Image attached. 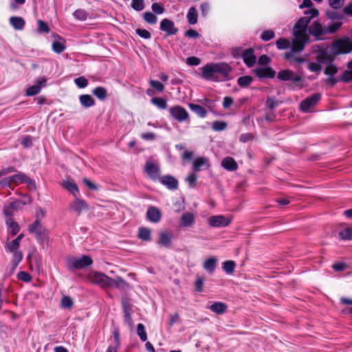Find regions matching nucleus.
<instances>
[{
	"label": "nucleus",
	"mask_w": 352,
	"mask_h": 352,
	"mask_svg": "<svg viewBox=\"0 0 352 352\" xmlns=\"http://www.w3.org/2000/svg\"><path fill=\"white\" fill-rule=\"evenodd\" d=\"M235 266L236 264L233 261H226L223 263V270L228 274L234 272Z\"/></svg>",
	"instance_id": "e433bc0d"
},
{
	"label": "nucleus",
	"mask_w": 352,
	"mask_h": 352,
	"mask_svg": "<svg viewBox=\"0 0 352 352\" xmlns=\"http://www.w3.org/2000/svg\"><path fill=\"white\" fill-rule=\"evenodd\" d=\"M145 172L147 173L149 178L153 181L159 180L160 179V167L158 165L153 164V162H146Z\"/></svg>",
	"instance_id": "9b49d317"
},
{
	"label": "nucleus",
	"mask_w": 352,
	"mask_h": 352,
	"mask_svg": "<svg viewBox=\"0 0 352 352\" xmlns=\"http://www.w3.org/2000/svg\"><path fill=\"white\" fill-rule=\"evenodd\" d=\"M333 54H347L352 52V41L345 38L334 42L331 46Z\"/></svg>",
	"instance_id": "423d86ee"
},
{
	"label": "nucleus",
	"mask_w": 352,
	"mask_h": 352,
	"mask_svg": "<svg viewBox=\"0 0 352 352\" xmlns=\"http://www.w3.org/2000/svg\"><path fill=\"white\" fill-rule=\"evenodd\" d=\"M63 186L71 192L74 197H77V194L79 192V189L77 184L74 181H64Z\"/></svg>",
	"instance_id": "bb28decb"
},
{
	"label": "nucleus",
	"mask_w": 352,
	"mask_h": 352,
	"mask_svg": "<svg viewBox=\"0 0 352 352\" xmlns=\"http://www.w3.org/2000/svg\"><path fill=\"white\" fill-rule=\"evenodd\" d=\"M221 166L227 170L234 171L238 168V164L231 157H226L221 161Z\"/></svg>",
	"instance_id": "412c9836"
},
{
	"label": "nucleus",
	"mask_w": 352,
	"mask_h": 352,
	"mask_svg": "<svg viewBox=\"0 0 352 352\" xmlns=\"http://www.w3.org/2000/svg\"><path fill=\"white\" fill-rule=\"evenodd\" d=\"M10 23L15 30H22L25 25V21L19 16H12Z\"/></svg>",
	"instance_id": "7c9ffc66"
},
{
	"label": "nucleus",
	"mask_w": 352,
	"mask_h": 352,
	"mask_svg": "<svg viewBox=\"0 0 352 352\" xmlns=\"http://www.w3.org/2000/svg\"><path fill=\"white\" fill-rule=\"evenodd\" d=\"M158 243L165 248H168L171 245V235L166 231H162L160 233Z\"/></svg>",
	"instance_id": "a878e982"
},
{
	"label": "nucleus",
	"mask_w": 352,
	"mask_h": 352,
	"mask_svg": "<svg viewBox=\"0 0 352 352\" xmlns=\"http://www.w3.org/2000/svg\"><path fill=\"white\" fill-rule=\"evenodd\" d=\"M23 177V179L22 184H27L28 188L30 190H36V182L34 179H31L25 174H24V175Z\"/></svg>",
	"instance_id": "ea45409f"
},
{
	"label": "nucleus",
	"mask_w": 352,
	"mask_h": 352,
	"mask_svg": "<svg viewBox=\"0 0 352 352\" xmlns=\"http://www.w3.org/2000/svg\"><path fill=\"white\" fill-rule=\"evenodd\" d=\"M212 129L216 131H223L226 129L227 123L223 121H214L212 123Z\"/></svg>",
	"instance_id": "09e8293b"
},
{
	"label": "nucleus",
	"mask_w": 352,
	"mask_h": 352,
	"mask_svg": "<svg viewBox=\"0 0 352 352\" xmlns=\"http://www.w3.org/2000/svg\"><path fill=\"white\" fill-rule=\"evenodd\" d=\"M138 237L144 241H149L151 239V229L145 227H140L138 230Z\"/></svg>",
	"instance_id": "cd10ccee"
},
{
	"label": "nucleus",
	"mask_w": 352,
	"mask_h": 352,
	"mask_svg": "<svg viewBox=\"0 0 352 352\" xmlns=\"http://www.w3.org/2000/svg\"><path fill=\"white\" fill-rule=\"evenodd\" d=\"M94 94L100 100L106 98L107 93V89H94Z\"/></svg>",
	"instance_id": "e2e57ef3"
},
{
	"label": "nucleus",
	"mask_w": 352,
	"mask_h": 352,
	"mask_svg": "<svg viewBox=\"0 0 352 352\" xmlns=\"http://www.w3.org/2000/svg\"><path fill=\"white\" fill-rule=\"evenodd\" d=\"M210 167L208 160L206 157H199L193 162V170L195 172L200 171L201 168L208 169Z\"/></svg>",
	"instance_id": "6ab92c4d"
},
{
	"label": "nucleus",
	"mask_w": 352,
	"mask_h": 352,
	"mask_svg": "<svg viewBox=\"0 0 352 352\" xmlns=\"http://www.w3.org/2000/svg\"><path fill=\"white\" fill-rule=\"evenodd\" d=\"M38 30L39 32L48 33L50 32V28L46 23L39 20L38 21Z\"/></svg>",
	"instance_id": "bf43d9fd"
},
{
	"label": "nucleus",
	"mask_w": 352,
	"mask_h": 352,
	"mask_svg": "<svg viewBox=\"0 0 352 352\" xmlns=\"http://www.w3.org/2000/svg\"><path fill=\"white\" fill-rule=\"evenodd\" d=\"M74 302L69 296H64L61 300V306L65 309L71 308L73 306Z\"/></svg>",
	"instance_id": "de8ad7c7"
},
{
	"label": "nucleus",
	"mask_w": 352,
	"mask_h": 352,
	"mask_svg": "<svg viewBox=\"0 0 352 352\" xmlns=\"http://www.w3.org/2000/svg\"><path fill=\"white\" fill-rule=\"evenodd\" d=\"M195 221V217L192 212L184 213L180 217V225L183 227H190Z\"/></svg>",
	"instance_id": "aec40b11"
},
{
	"label": "nucleus",
	"mask_w": 352,
	"mask_h": 352,
	"mask_svg": "<svg viewBox=\"0 0 352 352\" xmlns=\"http://www.w3.org/2000/svg\"><path fill=\"white\" fill-rule=\"evenodd\" d=\"M338 72V67L332 63L327 64L325 67L324 74L328 76L327 82L329 86H333L338 82V79L334 77V75L336 74Z\"/></svg>",
	"instance_id": "9d476101"
},
{
	"label": "nucleus",
	"mask_w": 352,
	"mask_h": 352,
	"mask_svg": "<svg viewBox=\"0 0 352 352\" xmlns=\"http://www.w3.org/2000/svg\"><path fill=\"white\" fill-rule=\"evenodd\" d=\"M319 12L316 8H311L305 12V16L299 19L293 28V34L294 38L292 41L291 50L285 54V56L289 60H295L297 62H302V58H294V54L296 52H301L304 50L305 45L309 42V36L307 31L316 37L317 40L327 34L325 27H323L318 21H314L308 28L310 21L318 16Z\"/></svg>",
	"instance_id": "f257e3e1"
},
{
	"label": "nucleus",
	"mask_w": 352,
	"mask_h": 352,
	"mask_svg": "<svg viewBox=\"0 0 352 352\" xmlns=\"http://www.w3.org/2000/svg\"><path fill=\"white\" fill-rule=\"evenodd\" d=\"M170 116L179 122L188 120L189 114L188 111L180 106H175L170 109Z\"/></svg>",
	"instance_id": "1a4fd4ad"
},
{
	"label": "nucleus",
	"mask_w": 352,
	"mask_h": 352,
	"mask_svg": "<svg viewBox=\"0 0 352 352\" xmlns=\"http://www.w3.org/2000/svg\"><path fill=\"white\" fill-rule=\"evenodd\" d=\"M259 78H273L275 76V71L270 67H260L255 70Z\"/></svg>",
	"instance_id": "393cba45"
},
{
	"label": "nucleus",
	"mask_w": 352,
	"mask_h": 352,
	"mask_svg": "<svg viewBox=\"0 0 352 352\" xmlns=\"http://www.w3.org/2000/svg\"><path fill=\"white\" fill-rule=\"evenodd\" d=\"M74 16L78 20H85L87 17V12L83 10H77L74 12Z\"/></svg>",
	"instance_id": "5fc2aeb1"
},
{
	"label": "nucleus",
	"mask_w": 352,
	"mask_h": 352,
	"mask_svg": "<svg viewBox=\"0 0 352 352\" xmlns=\"http://www.w3.org/2000/svg\"><path fill=\"white\" fill-rule=\"evenodd\" d=\"M197 179V176L196 174L191 173L187 177L186 182L188 183L190 187L194 188L196 186Z\"/></svg>",
	"instance_id": "0e129e2a"
},
{
	"label": "nucleus",
	"mask_w": 352,
	"mask_h": 352,
	"mask_svg": "<svg viewBox=\"0 0 352 352\" xmlns=\"http://www.w3.org/2000/svg\"><path fill=\"white\" fill-rule=\"evenodd\" d=\"M87 279L93 284L98 285L102 288H108L111 278L100 272H93L87 276Z\"/></svg>",
	"instance_id": "39448f33"
},
{
	"label": "nucleus",
	"mask_w": 352,
	"mask_h": 352,
	"mask_svg": "<svg viewBox=\"0 0 352 352\" xmlns=\"http://www.w3.org/2000/svg\"><path fill=\"white\" fill-rule=\"evenodd\" d=\"M28 231L35 236L38 242L44 241L47 238V230L41 225V221L36 219L28 226Z\"/></svg>",
	"instance_id": "20e7f679"
},
{
	"label": "nucleus",
	"mask_w": 352,
	"mask_h": 352,
	"mask_svg": "<svg viewBox=\"0 0 352 352\" xmlns=\"http://www.w3.org/2000/svg\"><path fill=\"white\" fill-rule=\"evenodd\" d=\"M231 67L225 63H210L201 68V77L213 82L226 81L230 78Z\"/></svg>",
	"instance_id": "f03ea898"
},
{
	"label": "nucleus",
	"mask_w": 352,
	"mask_h": 352,
	"mask_svg": "<svg viewBox=\"0 0 352 352\" xmlns=\"http://www.w3.org/2000/svg\"><path fill=\"white\" fill-rule=\"evenodd\" d=\"M76 85L80 87L83 88L87 85V80L84 76H80L75 79Z\"/></svg>",
	"instance_id": "338daca9"
},
{
	"label": "nucleus",
	"mask_w": 352,
	"mask_h": 352,
	"mask_svg": "<svg viewBox=\"0 0 352 352\" xmlns=\"http://www.w3.org/2000/svg\"><path fill=\"white\" fill-rule=\"evenodd\" d=\"M23 175L24 173L23 172H18L15 175L3 178L0 181V188H11L13 189V186L22 184Z\"/></svg>",
	"instance_id": "6e6552de"
},
{
	"label": "nucleus",
	"mask_w": 352,
	"mask_h": 352,
	"mask_svg": "<svg viewBox=\"0 0 352 352\" xmlns=\"http://www.w3.org/2000/svg\"><path fill=\"white\" fill-rule=\"evenodd\" d=\"M23 258V254L21 251H15L13 252V267L15 268Z\"/></svg>",
	"instance_id": "3c124183"
},
{
	"label": "nucleus",
	"mask_w": 352,
	"mask_h": 352,
	"mask_svg": "<svg viewBox=\"0 0 352 352\" xmlns=\"http://www.w3.org/2000/svg\"><path fill=\"white\" fill-rule=\"evenodd\" d=\"M137 333L139 336L140 340L142 342H145L147 340V334L145 331L144 325L142 323H140L137 326Z\"/></svg>",
	"instance_id": "4c0bfd02"
},
{
	"label": "nucleus",
	"mask_w": 352,
	"mask_h": 352,
	"mask_svg": "<svg viewBox=\"0 0 352 352\" xmlns=\"http://www.w3.org/2000/svg\"><path fill=\"white\" fill-rule=\"evenodd\" d=\"M347 67L340 78V80L345 82H352V60L348 63Z\"/></svg>",
	"instance_id": "473e14b6"
},
{
	"label": "nucleus",
	"mask_w": 352,
	"mask_h": 352,
	"mask_svg": "<svg viewBox=\"0 0 352 352\" xmlns=\"http://www.w3.org/2000/svg\"><path fill=\"white\" fill-rule=\"evenodd\" d=\"M253 52L254 51L253 49L252 48L245 50L244 52H243L242 58L243 59L244 63L248 67L253 66L256 63V58L254 55Z\"/></svg>",
	"instance_id": "a211bd4d"
},
{
	"label": "nucleus",
	"mask_w": 352,
	"mask_h": 352,
	"mask_svg": "<svg viewBox=\"0 0 352 352\" xmlns=\"http://www.w3.org/2000/svg\"><path fill=\"white\" fill-rule=\"evenodd\" d=\"M217 261L214 257L207 259L204 263V269L210 272H213L217 267Z\"/></svg>",
	"instance_id": "72a5a7b5"
},
{
	"label": "nucleus",
	"mask_w": 352,
	"mask_h": 352,
	"mask_svg": "<svg viewBox=\"0 0 352 352\" xmlns=\"http://www.w3.org/2000/svg\"><path fill=\"white\" fill-rule=\"evenodd\" d=\"M19 247V245L16 243L14 240H12L11 242L7 243V245H6V249L10 252H14L15 251H17Z\"/></svg>",
	"instance_id": "69168bd1"
},
{
	"label": "nucleus",
	"mask_w": 352,
	"mask_h": 352,
	"mask_svg": "<svg viewBox=\"0 0 352 352\" xmlns=\"http://www.w3.org/2000/svg\"><path fill=\"white\" fill-rule=\"evenodd\" d=\"M276 46L279 50H285L290 46V42L286 38H279L276 41Z\"/></svg>",
	"instance_id": "a18cd8bd"
},
{
	"label": "nucleus",
	"mask_w": 352,
	"mask_h": 352,
	"mask_svg": "<svg viewBox=\"0 0 352 352\" xmlns=\"http://www.w3.org/2000/svg\"><path fill=\"white\" fill-rule=\"evenodd\" d=\"M17 278L25 283H29L32 280V276L27 272L20 271L17 273Z\"/></svg>",
	"instance_id": "79ce46f5"
},
{
	"label": "nucleus",
	"mask_w": 352,
	"mask_h": 352,
	"mask_svg": "<svg viewBox=\"0 0 352 352\" xmlns=\"http://www.w3.org/2000/svg\"><path fill=\"white\" fill-rule=\"evenodd\" d=\"M160 29L168 35H174L177 32V29L175 28L174 23L168 19H164L161 21Z\"/></svg>",
	"instance_id": "dca6fc26"
},
{
	"label": "nucleus",
	"mask_w": 352,
	"mask_h": 352,
	"mask_svg": "<svg viewBox=\"0 0 352 352\" xmlns=\"http://www.w3.org/2000/svg\"><path fill=\"white\" fill-rule=\"evenodd\" d=\"M329 6L333 9H339L344 4V0H329Z\"/></svg>",
	"instance_id": "774afa93"
},
{
	"label": "nucleus",
	"mask_w": 352,
	"mask_h": 352,
	"mask_svg": "<svg viewBox=\"0 0 352 352\" xmlns=\"http://www.w3.org/2000/svg\"><path fill=\"white\" fill-rule=\"evenodd\" d=\"M159 180L170 190H174L178 188V181L172 175H164L160 177Z\"/></svg>",
	"instance_id": "2eb2a0df"
},
{
	"label": "nucleus",
	"mask_w": 352,
	"mask_h": 352,
	"mask_svg": "<svg viewBox=\"0 0 352 352\" xmlns=\"http://www.w3.org/2000/svg\"><path fill=\"white\" fill-rule=\"evenodd\" d=\"M321 98V94L315 93L301 101L299 108L302 112L307 113L315 107Z\"/></svg>",
	"instance_id": "0eeeda50"
},
{
	"label": "nucleus",
	"mask_w": 352,
	"mask_h": 352,
	"mask_svg": "<svg viewBox=\"0 0 352 352\" xmlns=\"http://www.w3.org/2000/svg\"><path fill=\"white\" fill-rule=\"evenodd\" d=\"M26 204L25 201L15 200L9 204V208L14 210H21Z\"/></svg>",
	"instance_id": "37998d69"
},
{
	"label": "nucleus",
	"mask_w": 352,
	"mask_h": 352,
	"mask_svg": "<svg viewBox=\"0 0 352 352\" xmlns=\"http://www.w3.org/2000/svg\"><path fill=\"white\" fill-rule=\"evenodd\" d=\"M252 81V78L250 76H244L238 78V85L240 87H248Z\"/></svg>",
	"instance_id": "58836bf2"
},
{
	"label": "nucleus",
	"mask_w": 352,
	"mask_h": 352,
	"mask_svg": "<svg viewBox=\"0 0 352 352\" xmlns=\"http://www.w3.org/2000/svg\"><path fill=\"white\" fill-rule=\"evenodd\" d=\"M307 67L311 72H313L315 73H319L322 70V66L320 65V64L319 63H314V62L309 63L308 64Z\"/></svg>",
	"instance_id": "864d4df0"
},
{
	"label": "nucleus",
	"mask_w": 352,
	"mask_h": 352,
	"mask_svg": "<svg viewBox=\"0 0 352 352\" xmlns=\"http://www.w3.org/2000/svg\"><path fill=\"white\" fill-rule=\"evenodd\" d=\"M93 260L89 256L83 255L80 258H71L67 261V267L69 270H80L91 265Z\"/></svg>",
	"instance_id": "7ed1b4c3"
},
{
	"label": "nucleus",
	"mask_w": 352,
	"mask_h": 352,
	"mask_svg": "<svg viewBox=\"0 0 352 352\" xmlns=\"http://www.w3.org/2000/svg\"><path fill=\"white\" fill-rule=\"evenodd\" d=\"M336 54H331L327 51H321L317 56V60L319 63L329 64L334 60Z\"/></svg>",
	"instance_id": "5701e85b"
},
{
	"label": "nucleus",
	"mask_w": 352,
	"mask_h": 352,
	"mask_svg": "<svg viewBox=\"0 0 352 352\" xmlns=\"http://www.w3.org/2000/svg\"><path fill=\"white\" fill-rule=\"evenodd\" d=\"M275 36V34L273 30L264 31L261 34V38L265 41H268L272 39Z\"/></svg>",
	"instance_id": "6e6d98bb"
},
{
	"label": "nucleus",
	"mask_w": 352,
	"mask_h": 352,
	"mask_svg": "<svg viewBox=\"0 0 352 352\" xmlns=\"http://www.w3.org/2000/svg\"><path fill=\"white\" fill-rule=\"evenodd\" d=\"M65 49V44L60 41H54L52 43V50L56 53L60 54L63 52Z\"/></svg>",
	"instance_id": "8fccbe9b"
},
{
	"label": "nucleus",
	"mask_w": 352,
	"mask_h": 352,
	"mask_svg": "<svg viewBox=\"0 0 352 352\" xmlns=\"http://www.w3.org/2000/svg\"><path fill=\"white\" fill-rule=\"evenodd\" d=\"M339 237L342 240H352V227H347L339 232Z\"/></svg>",
	"instance_id": "c9c22d12"
},
{
	"label": "nucleus",
	"mask_w": 352,
	"mask_h": 352,
	"mask_svg": "<svg viewBox=\"0 0 352 352\" xmlns=\"http://www.w3.org/2000/svg\"><path fill=\"white\" fill-rule=\"evenodd\" d=\"M342 25L341 22H334L330 25L325 26L327 34H333L340 29Z\"/></svg>",
	"instance_id": "c03bdc74"
},
{
	"label": "nucleus",
	"mask_w": 352,
	"mask_h": 352,
	"mask_svg": "<svg viewBox=\"0 0 352 352\" xmlns=\"http://www.w3.org/2000/svg\"><path fill=\"white\" fill-rule=\"evenodd\" d=\"M69 208L80 215L82 211L88 210L89 206L87 202L81 199L75 197V199L70 204Z\"/></svg>",
	"instance_id": "f8f14e48"
},
{
	"label": "nucleus",
	"mask_w": 352,
	"mask_h": 352,
	"mask_svg": "<svg viewBox=\"0 0 352 352\" xmlns=\"http://www.w3.org/2000/svg\"><path fill=\"white\" fill-rule=\"evenodd\" d=\"M152 10L157 14H161L164 12V8L162 4L159 3H154L151 6Z\"/></svg>",
	"instance_id": "13d9d810"
},
{
	"label": "nucleus",
	"mask_w": 352,
	"mask_h": 352,
	"mask_svg": "<svg viewBox=\"0 0 352 352\" xmlns=\"http://www.w3.org/2000/svg\"><path fill=\"white\" fill-rule=\"evenodd\" d=\"M79 99H80V102L81 104L86 108L92 107L95 104L94 99L90 95H88V94L81 95V96H80Z\"/></svg>",
	"instance_id": "c85d7f7f"
},
{
	"label": "nucleus",
	"mask_w": 352,
	"mask_h": 352,
	"mask_svg": "<svg viewBox=\"0 0 352 352\" xmlns=\"http://www.w3.org/2000/svg\"><path fill=\"white\" fill-rule=\"evenodd\" d=\"M129 287V284L121 277L118 276L116 279L111 278L110 279L109 287H116L120 289H125Z\"/></svg>",
	"instance_id": "4be33fe9"
},
{
	"label": "nucleus",
	"mask_w": 352,
	"mask_h": 352,
	"mask_svg": "<svg viewBox=\"0 0 352 352\" xmlns=\"http://www.w3.org/2000/svg\"><path fill=\"white\" fill-rule=\"evenodd\" d=\"M143 18L145 21L149 24H155L157 23V16L151 12H146L144 13Z\"/></svg>",
	"instance_id": "a19ab883"
},
{
	"label": "nucleus",
	"mask_w": 352,
	"mask_h": 352,
	"mask_svg": "<svg viewBox=\"0 0 352 352\" xmlns=\"http://www.w3.org/2000/svg\"><path fill=\"white\" fill-rule=\"evenodd\" d=\"M146 218L152 223H157L162 219L161 211L157 207L150 206L146 212Z\"/></svg>",
	"instance_id": "4468645a"
},
{
	"label": "nucleus",
	"mask_w": 352,
	"mask_h": 352,
	"mask_svg": "<svg viewBox=\"0 0 352 352\" xmlns=\"http://www.w3.org/2000/svg\"><path fill=\"white\" fill-rule=\"evenodd\" d=\"M21 144L25 148H30L32 146V138L30 135H25L21 139Z\"/></svg>",
	"instance_id": "4d7b16f0"
},
{
	"label": "nucleus",
	"mask_w": 352,
	"mask_h": 352,
	"mask_svg": "<svg viewBox=\"0 0 352 352\" xmlns=\"http://www.w3.org/2000/svg\"><path fill=\"white\" fill-rule=\"evenodd\" d=\"M228 306L222 302H215L209 307V309L219 315L223 314L226 312Z\"/></svg>",
	"instance_id": "b1692460"
},
{
	"label": "nucleus",
	"mask_w": 352,
	"mask_h": 352,
	"mask_svg": "<svg viewBox=\"0 0 352 352\" xmlns=\"http://www.w3.org/2000/svg\"><path fill=\"white\" fill-rule=\"evenodd\" d=\"M135 32L140 37L145 38V39L150 38L151 36V33L148 30H144V29L138 28L135 30Z\"/></svg>",
	"instance_id": "052dcab7"
},
{
	"label": "nucleus",
	"mask_w": 352,
	"mask_h": 352,
	"mask_svg": "<svg viewBox=\"0 0 352 352\" xmlns=\"http://www.w3.org/2000/svg\"><path fill=\"white\" fill-rule=\"evenodd\" d=\"M131 7L136 11H141L144 8V0H132Z\"/></svg>",
	"instance_id": "49530a36"
},
{
	"label": "nucleus",
	"mask_w": 352,
	"mask_h": 352,
	"mask_svg": "<svg viewBox=\"0 0 352 352\" xmlns=\"http://www.w3.org/2000/svg\"><path fill=\"white\" fill-rule=\"evenodd\" d=\"M151 102L153 104L157 107L160 109H165L167 108L166 100L163 98L153 97Z\"/></svg>",
	"instance_id": "f704fd0d"
},
{
	"label": "nucleus",
	"mask_w": 352,
	"mask_h": 352,
	"mask_svg": "<svg viewBox=\"0 0 352 352\" xmlns=\"http://www.w3.org/2000/svg\"><path fill=\"white\" fill-rule=\"evenodd\" d=\"M122 307L124 313L132 312V305L129 300L127 299H123L122 301Z\"/></svg>",
	"instance_id": "680f3d73"
},
{
	"label": "nucleus",
	"mask_w": 352,
	"mask_h": 352,
	"mask_svg": "<svg viewBox=\"0 0 352 352\" xmlns=\"http://www.w3.org/2000/svg\"><path fill=\"white\" fill-rule=\"evenodd\" d=\"M113 336L115 345L111 346V347L116 348V349H118L120 347V332H119L118 329H115L113 331Z\"/></svg>",
	"instance_id": "603ef678"
},
{
	"label": "nucleus",
	"mask_w": 352,
	"mask_h": 352,
	"mask_svg": "<svg viewBox=\"0 0 352 352\" xmlns=\"http://www.w3.org/2000/svg\"><path fill=\"white\" fill-rule=\"evenodd\" d=\"M278 78L282 80H292L293 82H298L301 80V77L299 75L295 74L289 69L280 72L278 74Z\"/></svg>",
	"instance_id": "f3484780"
},
{
	"label": "nucleus",
	"mask_w": 352,
	"mask_h": 352,
	"mask_svg": "<svg viewBox=\"0 0 352 352\" xmlns=\"http://www.w3.org/2000/svg\"><path fill=\"white\" fill-rule=\"evenodd\" d=\"M208 222L210 226L215 228L226 227L230 223V220L223 215L212 216Z\"/></svg>",
	"instance_id": "ddd939ff"
},
{
	"label": "nucleus",
	"mask_w": 352,
	"mask_h": 352,
	"mask_svg": "<svg viewBox=\"0 0 352 352\" xmlns=\"http://www.w3.org/2000/svg\"><path fill=\"white\" fill-rule=\"evenodd\" d=\"M189 107L193 112L201 118H205L207 115V111L206 109L199 104L190 103L189 104Z\"/></svg>",
	"instance_id": "2f4dec72"
},
{
	"label": "nucleus",
	"mask_w": 352,
	"mask_h": 352,
	"mask_svg": "<svg viewBox=\"0 0 352 352\" xmlns=\"http://www.w3.org/2000/svg\"><path fill=\"white\" fill-rule=\"evenodd\" d=\"M197 17H198V13L195 7H190L188 9L186 18L188 20V22L190 25H194L197 23Z\"/></svg>",
	"instance_id": "c756f323"
}]
</instances>
